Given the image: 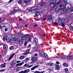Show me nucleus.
<instances>
[{"instance_id":"473e14b6","label":"nucleus","mask_w":73,"mask_h":73,"mask_svg":"<svg viewBox=\"0 0 73 73\" xmlns=\"http://www.w3.org/2000/svg\"><path fill=\"white\" fill-rule=\"evenodd\" d=\"M11 37L12 38H16V35H13Z\"/></svg>"},{"instance_id":"aec40b11","label":"nucleus","mask_w":73,"mask_h":73,"mask_svg":"<svg viewBox=\"0 0 73 73\" xmlns=\"http://www.w3.org/2000/svg\"><path fill=\"white\" fill-rule=\"evenodd\" d=\"M19 46H21L22 45V44H23V41H20L19 42Z\"/></svg>"},{"instance_id":"6e6552de","label":"nucleus","mask_w":73,"mask_h":73,"mask_svg":"<svg viewBox=\"0 0 73 73\" xmlns=\"http://www.w3.org/2000/svg\"><path fill=\"white\" fill-rule=\"evenodd\" d=\"M67 58L68 60H73V56H67Z\"/></svg>"},{"instance_id":"4c0bfd02","label":"nucleus","mask_w":73,"mask_h":73,"mask_svg":"<svg viewBox=\"0 0 73 73\" xmlns=\"http://www.w3.org/2000/svg\"><path fill=\"white\" fill-rule=\"evenodd\" d=\"M3 40L4 41H5V40H7V38L6 37H4L3 38Z\"/></svg>"},{"instance_id":"423d86ee","label":"nucleus","mask_w":73,"mask_h":73,"mask_svg":"<svg viewBox=\"0 0 73 73\" xmlns=\"http://www.w3.org/2000/svg\"><path fill=\"white\" fill-rule=\"evenodd\" d=\"M29 50V49H27L25 51V52L23 54V55H26V56L28 55V54L30 53Z\"/></svg>"},{"instance_id":"1a4fd4ad","label":"nucleus","mask_w":73,"mask_h":73,"mask_svg":"<svg viewBox=\"0 0 73 73\" xmlns=\"http://www.w3.org/2000/svg\"><path fill=\"white\" fill-rule=\"evenodd\" d=\"M31 59L32 60H33L35 61H36L37 59V58L36 57H35L34 56H32L31 57Z\"/></svg>"},{"instance_id":"20e7f679","label":"nucleus","mask_w":73,"mask_h":73,"mask_svg":"<svg viewBox=\"0 0 73 73\" xmlns=\"http://www.w3.org/2000/svg\"><path fill=\"white\" fill-rule=\"evenodd\" d=\"M30 70L29 69H28L24 71H21L19 72V73H28L29 72Z\"/></svg>"},{"instance_id":"a878e982","label":"nucleus","mask_w":73,"mask_h":73,"mask_svg":"<svg viewBox=\"0 0 73 73\" xmlns=\"http://www.w3.org/2000/svg\"><path fill=\"white\" fill-rule=\"evenodd\" d=\"M27 48L29 49H31V45L30 44H29L28 46L27 47Z\"/></svg>"},{"instance_id":"680f3d73","label":"nucleus","mask_w":73,"mask_h":73,"mask_svg":"<svg viewBox=\"0 0 73 73\" xmlns=\"http://www.w3.org/2000/svg\"><path fill=\"white\" fill-rule=\"evenodd\" d=\"M34 56H37V54H34Z\"/></svg>"},{"instance_id":"5701e85b","label":"nucleus","mask_w":73,"mask_h":73,"mask_svg":"<svg viewBox=\"0 0 73 73\" xmlns=\"http://www.w3.org/2000/svg\"><path fill=\"white\" fill-rule=\"evenodd\" d=\"M44 4H45L44 2H42V3H41L39 5H38V6H43V5H44Z\"/></svg>"},{"instance_id":"f03ea898","label":"nucleus","mask_w":73,"mask_h":73,"mask_svg":"<svg viewBox=\"0 0 73 73\" xmlns=\"http://www.w3.org/2000/svg\"><path fill=\"white\" fill-rule=\"evenodd\" d=\"M28 11H30L32 13H35L37 11V9L36 7H33L30 9H28Z\"/></svg>"},{"instance_id":"8fccbe9b","label":"nucleus","mask_w":73,"mask_h":73,"mask_svg":"<svg viewBox=\"0 0 73 73\" xmlns=\"http://www.w3.org/2000/svg\"><path fill=\"white\" fill-rule=\"evenodd\" d=\"M46 9H43L42 10V12H45V11H46Z\"/></svg>"},{"instance_id":"72a5a7b5","label":"nucleus","mask_w":73,"mask_h":73,"mask_svg":"<svg viewBox=\"0 0 73 73\" xmlns=\"http://www.w3.org/2000/svg\"><path fill=\"white\" fill-rule=\"evenodd\" d=\"M22 3V1H21V0L19 1L18 2V4H21Z\"/></svg>"},{"instance_id":"69168bd1","label":"nucleus","mask_w":73,"mask_h":73,"mask_svg":"<svg viewBox=\"0 0 73 73\" xmlns=\"http://www.w3.org/2000/svg\"><path fill=\"white\" fill-rule=\"evenodd\" d=\"M19 21H23L22 19H19Z\"/></svg>"},{"instance_id":"a19ab883","label":"nucleus","mask_w":73,"mask_h":73,"mask_svg":"<svg viewBox=\"0 0 73 73\" xmlns=\"http://www.w3.org/2000/svg\"><path fill=\"white\" fill-rule=\"evenodd\" d=\"M33 66V64L31 65L30 66H29H29H28V68H31V67Z\"/></svg>"},{"instance_id":"bf43d9fd","label":"nucleus","mask_w":73,"mask_h":73,"mask_svg":"<svg viewBox=\"0 0 73 73\" xmlns=\"http://www.w3.org/2000/svg\"><path fill=\"white\" fill-rule=\"evenodd\" d=\"M56 64H60V63L58 62H56Z\"/></svg>"},{"instance_id":"cd10ccee","label":"nucleus","mask_w":73,"mask_h":73,"mask_svg":"<svg viewBox=\"0 0 73 73\" xmlns=\"http://www.w3.org/2000/svg\"><path fill=\"white\" fill-rule=\"evenodd\" d=\"M56 1H57V0H52V3H53V4H55V3H56Z\"/></svg>"},{"instance_id":"f3484780","label":"nucleus","mask_w":73,"mask_h":73,"mask_svg":"<svg viewBox=\"0 0 73 73\" xmlns=\"http://www.w3.org/2000/svg\"><path fill=\"white\" fill-rule=\"evenodd\" d=\"M50 6L51 7L53 8V7H54V4L52 3L50 4Z\"/></svg>"},{"instance_id":"09e8293b","label":"nucleus","mask_w":73,"mask_h":73,"mask_svg":"<svg viewBox=\"0 0 73 73\" xmlns=\"http://www.w3.org/2000/svg\"><path fill=\"white\" fill-rule=\"evenodd\" d=\"M70 31L73 30V29L72 28V27H70Z\"/></svg>"},{"instance_id":"0eeeda50","label":"nucleus","mask_w":73,"mask_h":73,"mask_svg":"<svg viewBox=\"0 0 73 73\" xmlns=\"http://www.w3.org/2000/svg\"><path fill=\"white\" fill-rule=\"evenodd\" d=\"M15 54V53H13L11 55V56L8 59V61H9L11 59H12L13 58V57L14 56V55Z\"/></svg>"},{"instance_id":"c756f323","label":"nucleus","mask_w":73,"mask_h":73,"mask_svg":"<svg viewBox=\"0 0 73 73\" xmlns=\"http://www.w3.org/2000/svg\"><path fill=\"white\" fill-rule=\"evenodd\" d=\"M29 66V65L28 64H25L24 66H27L28 68V66Z\"/></svg>"},{"instance_id":"37998d69","label":"nucleus","mask_w":73,"mask_h":73,"mask_svg":"<svg viewBox=\"0 0 73 73\" xmlns=\"http://www.w3.org/2000/svg\"><path fill=\"white\" fill-rule=\"evenodd\" d=\"M53 63H51L50 65V66H53Z\"/></svg>"},{"instance_id":"2eb2a0df","label":"nucleus","mask_w":73,"mask_h":73,"mask_svg":"<svg viewBox=\"0 0 73 73\" xmlns=\"http://www.w3.org/2000/svg\"><path fill=\"white\" fill-rule=\"evenodd\" d=\"M45 72V71L44 70H43L42 72H39L38 71H36L35 72V73H43Z\"/></svg>"},{"instance_id":"7c9ffc66","label":"nucleus","mask_w":73,"mask_h":73,"mask_svg":"<svg viewBox=\"0 0 73 73\" xmlns=\"http://www.w3.org/2000/svg\"><path fill=\"white\" fill-rule=\"evenodd\" d=\"M70 17H73V13H70Z\"/></svg>"},{"instance_id":"3c124183","label":"nucleus","mask_w":73,"mask_h":73,"mask_svg":"<svg viewBox=\"0 0 73 73\" xmlns=\"http://www.w3.org/2000/svg\"><path fill=\"white\" fill-rule=\"evenodd\" d=\"M8 29L7 28H5V31L6 32L7 31H8Z\"/></svg>"},{"instance_id":"603ef678","label":"nucleus","mask_w":73,"mask_h":73,"mask_svg":"<svg viewBox=\"0 0 73 73\" xmlns=\"http://www.w3.org/2000/svg\"><path fill=\"white\" fill-rule=\"evenodd\" d=\"M40 15V16H42V17H43V16L44 15V14L43 13H42V14H41Z\"/></svg>"},{"instance_id":"e2e57ef3","label":"nucleus","mask_w":73,"mask_h":73,"mask_svg":"<svg viewBox=\"0 0 73 73\" xmlns=\"http://www.w3.org/2000/svg\"><path fill=\"white\" fill-rule=\"evenodd\" d=\"M25 27H28V25H25Z\"/></svg>"},{"instance_id":"9d476101","label":"nucleus","mask_w":73,"mask_h":73,"mask_svg":"<svg viewBox=\"0 0 73 73\" xmlns=\"http://www.w3.org/2000/svg\"><path fill=\"white\" fill-rule=\"evenodd\" d=\"M27 38V36L25 35H23L22 38V40H25Z\"/></svg>"},{"instance_id":"ddd939ff","label":"nucleus","mask_w":73,"mask_h":73,"mask_svg":"<svg viewBox=\"0 0 73 73\" xmlns=\"http://www.w3.org/2000/svg\"><path fill=\"white\" fill-rule=\"evenodd\" d=\"M60 66L58 65H56L55 66V69L56 70H59Z\"/></svg>"},{"instance_id":"4d7b16f0","label":"nucleus","mask_w":73,"mask_h":73,"mask_svg":"<svg viewBox=\"0 0 73 73\" xmlns=\"http://www.w3.org/2000/svg\"><path fill=\"white\" fill-rule=\"evenodd\" d=\"M55 58H61V57H59V56H56Z\"/></svg>"},{"instance_id":"b1692460","label":"nucleus","mask_w":73,"mask_h":73,"mask_svg":"<svg viewBox=\"0 0 73 73\" xmlns=\"http://www.w3.org/2000/svg\"><path fill=\"white\" fill-rule=\"evenodd\" d=\"M63 66H64L65 67H67L68 66V64H67L66 63H63Z\"/></svg>"},{"instance_id":"6ab92c4d","label":"nucleus","mask_w":73,"mask_h":73,"mask_svg":"<svg viewBox=\"0 0 73 73\" xmlns=\"http://www.w3.org/2000/svg\"><path fill=\"white\" fill-rule=\"evenodd\" d=\"M6 41L8 42H9L11 41V38H7L6 39Z\"/></svg>"},{"instance_id":"9b49d317","label":"nucleus","mask_w":73,"mask_h":73,"mask_svg":"<svg viewBox=\"0 0 73 73\" xmlns=\"http://www.w3.org/2000/svg\"><path fill=\"white\" fill-rule=\"evenodd\" d=\"M38 66H38V65H36L34 66V67H33L32 68H31V70H34V69H35L36 68H38Z\"/></svg>"},{"instance_id":"0e129e2a","label":"nucleus","mask_w":73,"mask_h":73,"mask_svg":"<svg viewBox=\"0 0 73 73\" xmlns=\"http://www.w3.org/2000/svg\"><path fill=\"white\" fill-rule=\"evenodd\" d=\"M54 24H55L56 25H57V24H58V23L56 22H54Z\"/></svg>"},{"instance_id":"f257e3e1","label":"nucleus","mask_w":73,"mask_h":73,"mask_svg":"<svg viewBox=\"0 0 73 73\" xmlns=\"http://www.w3.org/2000/svg\"><path fill=\"white\" fill-rule=\"evenodd\" d=\"M67 1V0H65V2H64V4H60V5H59V7H60V8L57 10V11H60L61 10L60 9H63L64 8V6H65L66 7H68L67 8H68V9H70V8H71V7H72V5H71V4H69V3H66V1Z\"/></svg>"},{"instance_id":"5fc2aeb1","label":"nucleus","mask_w":73,"mask_h":73,"mask_svg":"<svg viewBox=\"0 0 73 73\" xmlns=\"http://www.w3.org/2000/svg\"><path fill=\"white\" fill-rule=\"evenodd\" d=\"M20 62H21V61H18L16 62V63H19Z\"/></svg>"},{"instance_id":"c9c22d12","label":"nucleus","mask_w":73,"mask_h":73,"mask_svg":"<svg viewBox=\"0 0 73 73\" xmlns=\"http://www.w3.org/2000/svg\"><path fill=\"white\" fill-rule=\"evenodd\" d=\"M1 68H5V66H6L5 65H2V64H1Z\"/></svg>"},{"instance_id":"774afa93","label":"nucleus","mask_w":73,"mask_h":73,"mask_svg":"<svg viewBox=\"0 0 73 73\" xmlns=\"http://www.w3.org/2000/svg\"><path fill=\"white\" fill-rule=\"evenodd\" d=\"M34 26L35 27L37 26V24H36L35 25H34Z\"/></svg>"},{"instance_id":"2f4dec72","label":"nucleus","mask_w":73,"mask_h":73,"mask_svg":"<svg viewBox=\"0 0 73 73\" xmlns=\"http://www.w3.org/2000/svg\"><path fill=\"white\" fill-rule=\"evenodd\" d=\"M25 61L26 62H27V61H29V58H27L25 59Z\"/></svg>"},{"instance_id":"58836bf2","label":"nucleus","mask_w":73,"mask_h":73,"mask_svg":"<svg viewBox=\"0 0 73 73\" xmlns=\"http://www.w3.org/2000/svg\"><path fill=\"white\" fill-rule=\"evenodd\" d=\"M5 69H2V70H0V72H4V71H5Z\"/></svg>"},{"instance_id":"c85d7f7f","label":"nucleus","mask_w":73,"mask_h":73,"mask_svg":"<svg viewBox=\"0 0 73 73\" xmlns=\"http://www.w3.org/2000/svg\"><path fill=\"white\" fill-rule=\"evenodd\" d=\"M44 55L45 57H46V58H48V56L46 53H44Z\"/></svg>"},{"instance_id":"a18cd8bd","label":"nucleus","mask_w":73,"mask_h":73,"mask_svg":"<svg viewBox=\"0 0 73 73\" xmlns=\"http://www.w3.org/2000/svg\"><path fill=\"white\" fill-rule=\"evenodd\" d=\"M31 41V38H29L28 39V41L29 42H30Z\"/></svg>"},{"instance_id":"e433bc0d","label":"nucleus","mask_w":73,"mask_h":73,"mask_svg":"<svg viewBox=\"0 0 73 73\" xmlns=\"http://www.w3.org/2000/svg\"><path fill=\"white\" fill-rule=\"evenodd\" d=\"M10 49L11 50H12V49H14V47L13 46H11L10 48Z\"/></svg>"},{"instance_id":"13d9d810","label":"nucleus","mask_w":73,"mask_h":73,"mask_svg":"<svg viewBox=\"0 0 73 73\" xmlns=\"http://www.w3.org/2000/svg\"><path fill=\"white\" fill-rule=\"evenodd\" d=\"M19 36H20V37L21 36H23V34H20L19 35Z\"/></svg>"},{"instance_id":"dca6fc26","label":"nucleus","mask_w":73,"mask_h":73,"mask_svg":"<svg viewBox=\"0 0 73 73\" xmlns=\"http://www.w3.org/2000/svg\"><path fill=\"white\" fill-rule=\"evenodd\" d=\"M35 62V61L33 60H32V59H31V61L30 62V64H34Z\"/></svg>"},{"instance_id":"ea45409f","label":"nucleus","mask_w":73,"mask_h":73,"mask_svg":"<svg viewBox=\"0 0 73 73\" xmlns=\"http://www.w3.org/2000/svg\"><path fill=\"white\" fill-rule=\"evenodd\" d=\"M58 23H61V20L60 19L58 20Z\"/></svg>"},{"instance_id":"4be33fe9","label":"nucleus","mask_w":73,"mask_h":73,"mask_svg":"<svg viewBox=\"0 0 73 73\" xmlns=\"http://www.w3.org/2000/svg\"><path fill=\"white\" fill-rule=\"evenodd\" d=\"M36 16H39L40 15V13L38 11H37L35 13Z\"/></svg>"},{"instance_id":"864d4df0","label":"nucleus","mask_w":73,"mask_h":73,"mask_svg":"<svg viewBox=\"0 0 73 73\" xmlns=\"http://www.w3.org/2000/svg\"><path fill=\"white\" fill-rule=\"evenodd\" d=\"M18 39L16 38L14 40V41H16L17 40L18 41Z\"/></svg>"},{"instance_id":"412c9836","label":"nucleus","mask_w":73,"mask_h":73,"mask_svg":"<svg viewBox=\"0 0 73 73\" xmlns=\"http://www.w3.org/2000/svg\"><path fill=\"white\" fill-rule=\"evenodd\" d=\"M68 20L69 19H68V18H66V19H65L64 20V23H66L68 22Z\"/></svg>"},{"instance_id":"393cba45","label":"nucleus","mask_w":73,"mask_h":73,"mask_svg":"<svg viewBox=\"0 0 73 73\" xmlns=\"http://www.w3.org/2000/svg\"><path fill=\"white\" fill-rule=\"evenodd\" d=\"M43 63V62L42 61L38 62L37 63L38 65H41V64H42Z\"/></svg>"},{"instance_id":"de8ad7c7","label":"nucleus","mask_w":73,"mask_h":73,"mask_svg":"<svg viewBox=\"0 0 73 73\" xmlns=\"http://www.w3.org/2000/svg\"><path fill=\"white\" fill-rule=\"evenodd\" d=\"M64 12V10L62 9L60 11V12H61V13H63V12Z\"/></svg>"},{"instance_id":"49530a36","label":"nucleus","mask_w":73,"mask_h":73,"mask_svg":"<svg viewBox=\"0 0 73 73\" xmlns=\"http://www.w3.org/2000/svg\"><path fill=\"white\" fill-rule=\"evenodd\" d=\"M65 70L66 72H68V69L67 68H66L65 69Z\"/></svg>"},{"instance_id":"052dcab7","label":"nucleus","mask_w":73,"mask_h":73,"mask_svg":"<svg viewBox=\"0 0 73 73\" xmlns=\"http://www.w3.org/2000/svg\"><path fill=\"white\" fill-rule=\"evenodd\" d=\"M46 65H48V66H49V65H50V63H48V64H46Z\"/></svg>"},{"instance_id":"f8f14e48","label":"nucleus","mask_w":73,"mask_h":73,"mask_svg":"<svg viewBox=\"0 0 73 73\" xmlns=\"http://www.w3.org/2000/svg\"><path fill=\"white\" fill-rule=\"evenodd\" d=\"M24 63L23 62H22L19 64H16V66H21V65H23L24 64Z\"/></svg>"},{"instance_id":"a211bd4d","label":"nucleus","mask_w":73,"mask_h":73,"mask_svg":"<svg viewBox=\"0 0 73 73\" xmlns=\"http://www.w3.org/2000/svg\"><path fill=\"white\" fill-rule=\"evenodd\" d=\"M25 58V57L23 56H22L19 57V59L20 60H22Z\"/></svg>"},{"instance_id":"7ed1b4c3","label":"nucleus","mask_w":73,"mask_h":73,"mask_svg":"<svg viewBox=\"0 0 73 73\" xmlns=\"http://www.w3.org/2000/svg\"><path fill=\"white\" fill-rule=\"evenodd\" d=\"M54 17V16L52 15H50L48 16L47 17V20L48 21H50V22H52L53 21L52 18Z\"/></svg>"},{"instance_id":"c03bdc74","label":"nucleus","mask_w":73,"mask_h":73,"mask_svg":"<svg viewBox=\"0 0 73 73\" xmlns=\"http://www.w3.org/2000/svg\"><path fill=\"white\" fill-rule=\"evenodd\" d=\"M6 48V47H5V45H3V50L5 49Z\"/></svg>"},{"instance_id":"338daca9","label":"nucleus","mask_w":73,"mask_h":73,"mask_svg":"<svg viewBox=\"0 0 73 73\" xmlns=\"http://www.w3.org/2000/svg\"><path fill=\"white\" fill-rule=\"evenodd\" d=\"M13 11L14 12V13H15V12H16V10H14V11Z\"/></svg>"},{"instance_id":"6e6d98bb","label":"nucleus","mask_w":73,"mask_h":73,"mask_svg":"<svg viewBox=\"0 0 73 73\" xmlns=\"http://www.w3.org/2000/svg\"><path fill=\"white\" fill-rule=\"evenodd\" d=\"M27 42H25L24 43V45L25 46H26L27 45Z\"/></svg>"},{"instance_id":"4468645a","label":"nucleus","mask_w":73,"mask_h":73,"mask_svg":"<svg viewBox=\"0 0 73 73\" xmlns=\"http://www.w3.org/2000/svg\"><path fill=\"white\" fill-rule=\"evenodd\" d=\"M35 42L36 45L37 46H39V44H38V40H37V39H35Z\"/></svg>"},{"instance_id":"f704fd0d","label":"nucleus","mask_w":73,"mask_h":73,"mask_svg":"<svg viewBox=\"0 0 73 73\" xmlns=\"http://www.w3.org/2000/svg\"><path fill=\"white\" fill-rule=\"evenodd\" d=\"M15 14V13L14 12V11H11V15H14Z\"/></svg>"},{"instance_id":"79ce46f5","label":"nucleus","mask_w":73,"mask_h":73,"mask_svg":"<svg viewBox=\"0 0 73 73\" xmlns=\"http://www.w3.org/2000/svg\"><path fill=\"white\" fill-rule=\"evenodd\" d=\"M61 25L62 27H65V25H64V24L63 23H61Z\"/></svg>"},{"instance_id":"39448f33","label":"nucleus","mask_w":73,"mask_h":73,"mask_svg":"<svg viewBox=\"0 0 73 73\" xmlns=\"http://www.w3.org/2000/svg\"><path fill=\"white\" fill-rule=\"evenodd\" d=\"M33 0H25L24 1V3L26 4H28L30 3V2L31 1H32ZM37 0H35V1H36Z\"/></svg>"},{"instance_id":"bb28decb","label":"nucleus","mask_w":73,"mask_h":73,"mask_svg":"<svg viewBox=\"0 0 73 73\" xmlns=\"http://www.w3.org/2000/svg\"><path fill=\"white\" fill-rule=\"evenodd\" d=\"M60 2V1H58V2H56V3H55V4H54V6H55V5H58V4H59Z\"/></svg>"}]
</instances>
